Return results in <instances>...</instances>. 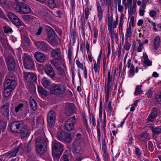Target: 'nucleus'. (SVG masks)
<instances>
[{
  "label": "nucleus",
  "instance_id": "f257e3e1",
  "mask_svg": "<svg viewBox=\"0 0 161 161\" xmlns=\"http://www.w3.org/2000/svg\"><path fill=\"white\" fill-rule=\"evenodd\" d=\"M19 3H21L20 4L14 2L11 3L12 7L16 12L21 14H28L31 12V9L27 4L22 3V2Z\"/></svg>",
  "mask_w": 161,
  "mask_h": 161
},
{
  "label": "nucleus",
  "instance_id": "f03ea898",
  "mask_svg": "<svg viewBox=\"0 0 161 161\" xmlns=\"http://www.w3.org/2000/svg\"><path fill=\"white\" fill-rule=\"evenodd\" d=\"M64 150L63 146L60 143H54L52 146V155L54 157L59 158Z\"/></svg>",
  "mask_w": 161,
  "mask_h": 161
},
{
  "label": "nucleus",
  "instance_id": "7ed1b4c3",
  "mask_svg": "<svg viewBox=\"0 0 161 161\" xmlns=\"http://www.w3.org/2000/svg\"><path fill=\"white\" fill-rule=\"evenodd\" d=\"M50 91L52 94L59 95L64 93L65 89L62 84L53 83L52 85Z\"/></svg>",
  "mask_w": 161,
  "mask_h": 161
},
{
  "label": "nucleus",
  "instance_id": "20e7f679",
  "mask_svg": "<svg viewBox=\"0 0 161 161\" xmlns=\"http://www.w3.org/2000/svg\"><path fill=\"white\" fill-rule=\"evenodd\" d=\"M57 137L59 140L64 141L67 143H70L72 140L70 133L64 131L58 133Z\"/></svg>",
  "mask_w": 161,
  "mask_h": 161
},
{
  "label": "nucleus",
  "instance_id": "39448f33",
  "mask_svg": "<svg viewBox=\"0 0 161 161\" xmlns=\"http://www.w3.org/2000/svg\"><path fill=\"white\" fill-rule=\"evenodd\" d=\"M76 123L75 116L71 117L67 119L64 123V129L68 131H71L74 130V126Z\"/></svg>",
  "mask_w": 161,
  "mask_h": 161
},
{
  "label": "nucleus",
  "instance_id": "423d86ee",
  "mask_svg": "<svg viewBox=\"0 0 161 161\" xmlns=\"http://www.w3.org/2000/svg\"><path fill=\"white\" fill-rule=\"evenodd\" d=\"M5 60L9 71H14L15 69V62L14 57L12 55L7 56L5 57Z\"/></svg>",
  "mask_w": 161,
  "mask_h": 161
},
{
  "label": "nucleus",
  "instance_id": "0eeeda50",
  "mask_svg": "<svg viewBox=\"0 0 161 161\" xmlns=\"http://www.w3.org/2000/svg\"><path fill=\"white\" fill-rule=\"evenodd\" d=\"M56 116V114L53 110L50 111L47 114V125L50 127H53L55 125Z\"/></svg>",
  "mask_w": 161,
  "mask_h": 161
},
{
  "label": "nucleus",
  "instance_id": "6e6552de",
  "mask_svg": "<svg viewBox=\"0 0 161 161\" xmlns=\"http://www.w3.org/2000/svg\"><path fill=\"white\" fill-rule=\"evenodd\" d=\"M23 74L24 78L27 83L34 82L36 81V77L33 73L24 72Z\"/></svg>",
  "mask_w": 161,
  "mask_h": 161
},
{
  "label": "nucleus",
  "instance_id": "1a4fd4ad",
  "mask_svg": "<svg viewBox=\"0 0 161 161\" xmlns=\"http://www.w3.org/2000/svg\"><path fill=\"white\" fill-rule=\"evenodd\" d=\"M75 106L73 103H67L65 104L64 113L68 116H69L74 113Z\"/></svg>",
  "mask_w": 161,
  "mask_h": 161
},
{
  "label": "nucleus",
  "instance_id": "9d476101",
  "mask_svg": "<svg viewBox=\"0 0 161 161\" xmlns=\"http://www.w3.org/2000/svg\"><path fill=\"white\" fill-rule=\"evenodd\" d=\"M44 69L46 73L50 78H54L55 74L52 67L50 64H46L44 66Z\"/></svg>",
  "mask_w": 161,
  "mask_h": 161
},
{
  "label": "nucleus",
  "instance_id": "9b49d317",
  "mask_svg": "<svg viewBox=\"0 0 161 161\" xmlns=\"http://www.w3.org/2000/svg\"><path fill=\"white\" fill-rule=\"evenodd\" d=\"M51 55L53 58L56 60H62L63 59L62 54L59 48L53 49L51 51Z\"/></svg>",
  "mask_w": 161,
  "mask_h": 161
},
{
  "label": "nucleus",
  "instance_id": "f8f14e48",
  "mask_svg": "<svg viewBox=\"0 0 161 161\" xmlns=\"http://www.w3.org/2000/svg\"><path fill=\"white\" fill-rule=\"evenodd\" d=\"M35 45L40 50L45 52L47 51L48 45L45 42L43 41H38L35 42Z\"/></svg>",
  "mask_w": 161,
  "mask_h": 161
},
{
  "label": "nucleus",
  "instance_id": "ddd939ff",
  "mask_svg": "<svg viewBox=\"0 0 161 161\" xmlns=\"http://www.w3.org/2000/svg\"><path fill=\"white\" fill-rule=\"evenodd\" d=\"M24 64L25 68L27 69H31L33 66V61L27 56L24 57Z\"/></svg>",
  "mask_w": 161,
  "mask_h": 161
},
{
  "label": "nucleus",
  "instance_id": "4468645a",
  "mask_svg": "<svg viewBox=\"0 0 161 161\" xmlns=\"http://www.w3.org/2000/svg\"><path fill=\"white\" fill-rule=\"evenodd\" d=\"M10 103L7 102L4 105L1 107V112L2 114L8 118L9 116V107Z\"/></svg>",
  "mask_w": 161,
  "mask_h": 161
},
{
  "label": "nucleus",
  "instance_id": "2eb2a0df",
  "mask_svg": "<svg viewBox=\"0 0 161 161\" xmlns=\"http://www.w3.org/2000/svg\"><path fill=\"white\" fill-rule=\"evenodd\" d=\"M18 132L20 134L21 138H24L28 136L30 133V130L26 126L21 129H19Z\"/></svg>",
  "mask_w": 161,
  "mask_h": 161
},
{
  "label": "nucleus",
  "instance_id": "dca6fc26",
  "mask_svg": "<svg viewBox=\"0 0 161 161\" xmlns=\"http://www.w3.org/2000/svg\"><path fill=\"white\" fill-rule=\"evenodd\" d=\"M158 111V110L156 108L154 107L152 108V112L147 119L149 121L153 122L154 120L157 115Z\"/></svg>",
  "mask_w": 161,
  "mask_h": 161
},
{
  "label": "nucleus",
  "instance_id": "f3484780",
  "mask_svg": "<svg viewBox=\"0 0 161 161\" xmlns=\"http://www.w3.org/2000/svg\"><path fill=\"white\" fill-rule=\"evenodd\" d=\"M47 146H36V151L37 154L40 156H43L47 150Z\"/></svg>",
  "mask_w": 161,
  "mask_h": 161
},
{
  "label": "nucleus",
  "instance_id": "a211bd4d",
  "mask_svg": "<svg viewBox=\"0 0 161 161\" xmlns=\"http://www.w3.org/2000/svg\"><path fill=\"white\" fill-rule=\"evenodd\" d=\"M47 29L48 31L47 35L49 40V42H52L55 37V33L53 29L50 27H48Z\"/></svg>",
  "mask_w": 161,
  "mask_h": 161
},
{
  "label": "nucleus",
  "instance_id": "6ab92c4d",
  "mask_svg": "<svg viewBox=\"0 0 161 161\" xmlns=\"http://www.w3.org/2000/svg\"><path fill=\"white\" fill-rule=\"evenodd\" d=\"M36 146H47V143L45 140L42 137H38L36 140Z\"/></svg>",
  "mask_w": 161,
  "mask_h": 161
},
{
  "label": "nucleus",
  "instance_id": "aec40b11",
  "mask_svg": "<svg viewBox=\"0 0 161 161\" xmlns=\"http://www.w3.org/2000/svg\"><path fill=\"white\" fill-rule=\"evenodd\" d=\"M36 59L38 62H43L45 60V56L40 52H36L34 55Z\"/></svg>",
  "mask_w": 161,
  "mask_h": 161
},
{
  "label": "nucleus",
  "instance_id": "412c9836",
  "mask_svg": "<svg viewBox=\"0 0 161 161\" xmlns=\"http://www.w3.org/2000/svg\"><path fill=\"white\" fill-rule=\"evenodd\" d=\"M19 146L16 147L8 153H5L6 156L9 157H15L16 156L17 153H18L19 150Z\"/></svg>",
  "mask_w": 161,
  "mask_h": 161
},
{
  "label": "nucleus",
  "instance_id": "4be33fe9",
  "mask_svg": "<svg viewBox=\"0 0 161 161\" xmlns=\"http://www.w3.org/2000/svg\"><path fill=\"white\" fill-rule=\"evenodd\" d=\"M17 83L16 81H6L5 84V87H8L10 89H14L16 86Z\"/></svg>",
  "mask_w": 161,
  "mask_h": 161
},
{
  "label": "nucleus",
  "instance_id": "5701e85b",
  "mask_svg": "<svg viewBox=\"0 0 161 161\" xmlns=\"http://www.w3.org/2000/svg\"><path fill=\"white\" fill-rule=\"evenodd\" d=\"M55 0H45V2L43 4L47 5L51 9H53L56 6V4Z\"/></svg>",
  "mask_w": 161,
  "mask_h": 161
},
{
  "label": "nucleus",
  "instance_id": "b1692460",
  "mask_svg": "<svg viewBox=\"0 0 161 161\" xmlns=\"http://www.w3.org/2000/svg\"><path fill=\"white\" fill-rule=\"evenodd\" d=\"M13 71H9L8 74L7 75L5 78L6 81H16V76L13 73Z\"/></svg>",
  "mask_w": 161,
  "mask_h": 161
},
{
  "label": "nucleus",
  "instance_id": "393cba45",
  "mask_svg": "<svg viewBox=\"0 0 161 161\" xmlns=\"http://www.w3.org/2000/svg\"><path fill=\"white\" fill-rule=\"evenodd\" d=\"M30 106L31 109L34 111L36 110L37 109V103L35 100L30 97Z\"/></svg>",
  "mask_w": 161,
  "mask_h": 161
},
{
  "label": "nucleus",
  "instance_id": "a878e982",
  "mask_svg": "<svg viewBox=\"0 0 161 161\" xmlns=\"http://www.w3.org/2000/svg\"><path fill=\"white\" fill-rule=\"evenodd\" d=\"M97 10L98 12V18L99 20H101L102 19L103 17V11L101 7L100 4L98 1H97Z\"/></svg>",
  "mask_w": 161,
  "mask_h": 161
},
{
  "label": "nucleus",
  "instance_id": "bb28decb",
  "mask_svg": "<svg viewBox=\"0 0 161 161\" xmlns=\"http://www.w3.org/2000/svg\"><path fill=\"white\" fill-rule=\"evenodd\" d=\"M9 129L12 132H18L17 130V126L16 121H12L9 126Z\"/></svg>",
  "mask_w": 161,
  "mask_h": 161
},
{
  "label": "nucleus",
  "instance_id": "cd10ccee",
  "mask_svg": "<svg viewBox=\"0 0 161 161\" xmlns=\"http://www.w3.org/2000/svg\"><path fill=\"white\" fill-rule=\"evenodd\" d=\"M51 82L47 80H44L42 82V85L45 88L48 89L50 91L52 87L51 84Z\"/></svg>",
  "mask_w": 161,
  "mask_h": 161
},
{
  "label": "nucleus",
  "instance_id": "c85d7f7f",
  "mask_svg": "<svg viewBox=\"0 0 161 161\" xmlns=\"http://www.w3.org/2000/svg\"><path fill=\"white\" fill-rule=\"evenodd\" d=\"M149 128L153 131L154 135H158L161 133V129L159 128H155L153 126H150Z\"/></svg>",
  "mask_w": 161,
  "mask_h": 161
},
{
  "label": "nucleus",
  "instance_id": "c756f323",
  "mask_svg": "<svg viewBox=\"0 0 161 161\" xmlns=\"http://www.w3.org/2000/svg\"><path fill=\"white\" fill-rule=\"evenodd\" d=\"M38 91L42 96H46L47 95V91L41 86H39L38 87Z\"/></svg>",
  "mask_w": 161,
  "mask_h": 161
},
{
  "label": "nucleus",
  "instance_id": "7c9ffc66",
  "mask_svg": "<svg viewBox=\"0 0 161 161\" xmlns=\"http://www.w3.org/2000/svg\"><path fill=\"white\" fill-rule=\"evenodd\" d=\"M7 16L10 20H19L18 17L11 12H9L7 14Z\"/></svg>",
  "mask_w": 161,
  "mask_h": 161
},
{
  "label": "nucleus",
  "instance_id": "2f4dec72",
  "mask_svg": "<svg viewBox=\"0 0 161 161\" xmlns=\"http://www.w3.org/2000/svg\"><path fill=\"white\" fill-rule=\"evenodd\" d=\"M0 40L3 47H9V44L8 43L7 37L5 36L0 37Z\"/></svg>",
  "mask_w": 161,
  "mask_h": 161
},
{
  "label": "nucleus",
  "instance_id": "473e14b6",
  "mask_svg": "<svg viewBox=\"0 0 161 161\" xmlns=\"http://www.w3.org/2000/svg\"><path fill=\"white\" fill-rule=\"evenodd\" d=\"M160 42V38L159 36H157L154 39V48L156 50L159 46Z\"/></svg>",
  "mask_w": 161,
  "mask_h": 161
},
{
  "label": "nucleus",
  "instance_id": "72a5a7b5",
  "mask_svg": "<svg viewBox=\"0 0 161 161\" xmlns=\"http://www.w3.org/2000/svg\"><path fill=\"white\" fill-rule=\"evenodd\" d=\"M130 68L129 72L130 74L132 76L135 75V72L137 73L138 72V67H136L135 70V66L131 64V67L129 68Z\"/></svg>",
  "mask_w": 161,
  "mask_h": 161
},
{
  "label": "nucleus",
  "instance_id": "f704fd0d",
  "mask_svg": "<svg viewBox=\"0 0 161 161\" xmlns=\"http://www.w3.org/2000/svg\"><path fill=\"white\" fill-rule=\"evenodd\" d=\"M112 86L109 85H107L106 81H105L104 91L106 94L105 96L109 97V91L110 90Z\"/></svg>",
  "mask_w": 161,
  "mask_h": 161
},
{
  "label": "nucleus",
  "instance_id": "c9c22d12",
  "mask_svg": "<svg viewBox=\"0 0 161 161\" xmlns=\"http://www.w3.org/2000/svg\"><path fill=\"white\" fill-rule=\"evenodd\" d=\"M13 89H10L4 86V95L5 97H9L11 93V92Z\"/></svg>",
  "mask_w": 161,
  "mask_h": 161
},
{
  "label": "nucleus",
  "instance_id": "e433bc0d",
  "mask_svg": "<svg viewBox=\"0 0 161 161\" xmlns=\"http://www.w3.org/2000/svg\"><path fill=\"white\" fill-rule=\"evenodd\" d=\"M113 21H108V25L110 24L112 29L115 28L116 27L117 25L118 24V21H115L114 22Z\"/></svg>",
  "mask_w": 161,
  "mask_h": 161
},
{
  "label": "nucleus",
  "instance_id": "4c0bfd02",
  "mask_svg": "<svg viewBox=\"0 0 161 161\" xmlns=\"http://www.w3.org/2000/svg\"><path fill=\"white\" fill-rule=\"evenodd\" d=\"M131 25L129 24L128 27L127 29L126 33V38L128 39V37H130L131 36L132 32L131 31Z\"/></svg>",
  "mask_w": 161,
  "mask_h": 161
},
{
  "label": "nucleus",
  "instance_id": "58836bf2",
  "mask_svg": "<svg viewBox=\"0 0 161 161\" xmlns=\"http://www.w3.org/2000/svg\"><path fill=\"white\" fill-rule=\"evenodd\" d=\"M50 62L52 65H54L55 68L57 69L61 67V66L60 65L58 62L54 59L51 60Z\"/></svg>",
  "mask_w": 161,
  "mask_h": 161
},
{
  "label": "nucleus",
  "instance_id": "ea45409f",
  "mask_svg": "<svg viewBox=\"0 0 161 161\" xmlns=\"http://www.w3.org/2000/svg\"><path fill=\"white\" fill-rule=\"evenodd\" d=\"M136 6L135 5V4L131 5L130 6V9L128 11L129 14H135L136 12Z\"/></svg>",
  "mask_w": 161,
  "mask_h": 161
},
{
  "label": "nucleus",
  "instance_id": "a19ab883",
  "mask_svg": "<svg viewBox=\"0 0 161 161\" xmlns=\"http://www.w3.org/2000/svg\"><path fill=\"white\" fill-rule=\"evenodd\" d=\"M142 85H138L136 87L135 92L134 94L136 96H137L138 94H140L141 93L142 90H141Z\"/></svg>",
  "mask_w": 161,
  "mask_h": 161
},
{
  "label": "nucleus",
  "instance_id": "79ce46f5",
  "mask_svg": "<svg viewBox=\"0 0 161 161\" xmlns=\"http://www.w3.org/2000/svg\"><path fill=\"white\" fill-rule=\"evenodd\" d=\"M140 137L141 141L146 140L148 138V134L146 132H143L140 135Z\"/></svg>",
  "mask_w": 161,
  "mask_h": 161
},
{
  "label": "nucleus",
  "instance_id": "37998d69",
  "mask_svg": "<svg viewBox=\"0 0 161 161\" xmlns=\"http://www.w3.org/2000/svg\"><path fill=\"white\" fill-rule=\"evenodd\" d=\"M112 79V76L110 75V72L109 71L108 74L107 78V85H109L112 86V84L111 82Z\"/></svg>",
  "mask_w": 161,
  "mask_h": 161
},
{
  "label": "nucleus",
  "instance_id": "c03bdc74",
  "mask_svg": "<svg viewBox=\"0 0 161 161\" xmlns=\"http://www.w3.org/2000/svg\"><path fill=\"white\" fill-rule=\"evenodd\" d=\"M22 17L25 20L28 19H29V20H32L35 19V18L34 17L29 14L22 15Z\"/></svg>",
  "mask_w": 161,
  "mask_h": 161
},
{
  "label": "nucleus",
  "instance_id": "a18cd8bd",
  "mask_svg": "<svg viewBox=\"0 0 161 161\" xmlns=\"http://www.w3.org/2000/svg\"><path fill=\"white\" fill-rule=\"evenodd\" d=\"M16 122L18 130L21 129L25 126L24 125V123L22 121H16Z\"/></svg>",
  "mask_w": 161,
  "mask_h": 161
},
{
  "label": "nucleus",
  "instance_id": "49530a36",
  "mask_svg": "<svg viewBox=\"0 0 161 161\" xmlns=\"http://www.w3.org/2000/svg\"><path fill=\"white\" fill-rule=\"evenodd\" d=\"M24 107V104L22 103H19L15 108V111L17 113L19 111L21 110L22 108Z\"/></svg>",
  "mask_w": 161,
  "mask_h": 161
},
{
  "label": "nucleus",
  "instance_id": "de8ad7c7",
  "mask_svg": "<svg viewBox=\"0 0 161 161\" xmlns=\"http://www.w3.org/2000/svg\"><path fill=\"white\" fill-rule=\"evenodd\" d=\"M12 23L18 27H19L21 26H24V24L23 23L21 22V21H11Z\"/></svg>",
  "mask_w": 161,
  "mask_h": 161
},
{
  "label": "nucleus",
  "instance_id": "09e8293b",
  "mask_svg": "<svg viewBox=\"0 0 161 161\" xmlns=\"http://www.w3.org/2000/svg\"><path fill=\"white\" fill-rule=\"evenodd\" d=\"M70 35L73 40H75V39L77 36V35L76 32L74 30H71L70 32Z\"/></svg>",
  "mask_w": 161,
  "mask_h": 161
},
{
  "label": "nucleus",
  "instance_id": "8fccbe9b",
  "mask_svg": "<svg viewBox=\"0 0 161 161\" xmlns=\"http://www.w3.org/2000/svg\"><path fill=\"white\" fill-rule=\"evenodd\" d=\"M3 29L6 33H11L13 32L12 29L8 26L5 25L3 27Z\"/></svg>",
  "mask_w": 161,
  "mask_h": 161
},
{
  "label": "nucleus",
  "instance_id": "3c124183",
  "mask_svg": "<svg viewBox=\"0 0 161 161\" xmlns=\"http://www.w3.org/2000/svg\"><path fill=\"white\" fill-rule=\"evenodd\" d=\"M6 125V124L4 122L0 120V132L4 131Z\"/></svg>",
  "mask_w": 161,
  "mask_h": 161
},
{
  "label": "nucleus",
  "instance_id": "603ef678",
  "mask_svg": "<svg viewBox=\"0 0 161 161\" xmlns=\"http://www.w3.org/2000/svg\"><path fill=\"white\" fill-rule=\"evenodd\" d=\"M127 38L126 39V41L124 46V48L126 51H128L130 47V44L128 42Z\"/></svg>",
  "mask_w": 161,
  "mask_h": 161
},
{
  "label": "nucleus",
  "instance_id": "864d4df0",
  "mask_svg": "<svg viewBox=\"0 0 161 161\" xmlns=\"http://www.w3.org/2000/svg\"><path fill=\"white\" fill-rule=\"evenodd\" d=\"M99 118L100 119H102V103L101 100L100 102V106H99Z\"/></svg>",
  "mask_w": 161,
  "mask_h": 161
},
{
  "label": "nucleus",
  "instance_id": "5fc2aeb1",
  "mask_svg": "<svg viewBox=\"0 0 161 161\" xmlns=\"http://www.w3.org/2000/svg\"><path fill=\"white\" fill-rule=\"evenodd\" d=\"M59 74L60 75L64 76L65 75V72L64 69L60 67L58 69Z\"/></svg>",
  "mask_w": 161,
  "mask_h": 161
},
{
  "label": "nucleus",
  "instance_id": "6e6d98bb",
  "mask_svg": "<svg viewBox=\"0 0 161 161\" xmlns=\"http://www.w3.org/2000/svg\"><path fill=\"white\" fill-rule=\"evenodd\" d=\"M84 13L85 15V19H87L88 18V16L90 14L89 10L88 8H86L84 10Z\"/></svg>",
  "mask_w": 161,
  "mask_h": 161
},
{
  "label": "nucleus",
  "instance_id": "4d7b16f0",
  "mask_svg": "<svg viewBox=\"0 0 161 161\" xmlns=\"http://www.w3.org/2000/svg\"><path fill=\"white\" fill-rule=\"evenodd\" d=\"M0 18L8 20L7 17L5 15L4 12L1 10L0 8Z\"/></svg>",
  "mask_w": 161,
  "mask_h": 161
},
{
  "label": "nucleus",
  "instance_id": "13d9d810",
  "mask_svg": "<svg viewBox=\"0 0 161 161\" xmlns=\"http://www.w3.org/2000/svg\"><path fill=\"white\" fill-rule=\"evenodd\" d=\"M0 4L4 8H6L7 6V0H0Z\"/></svg>",
  "mask_w": 161,
  "mask_h": 161
},
{
  "label": "nucleus",
  "instance_id": "bf43d9fd",
  "mask_svg": "<svg viewBox=\"0 0 161 161\" xmlns=\"http://www.w3.org/2000/svg\"><path fill=\"white\" fill-rule=\"evenodd\" d=\"M152 89L153 88H151L149 89L146 94L148 98L151 97H152L153 93V91H152Z\"/></svg>",
  "mask_w": 161,
  "mask_h": 161
},
{
  "label": "nucleus",
  "instance_id": "052dcab7",
  "mask_svg": "<svg viewBox=\"0 0 161 161\" xmlns=\"http://www.w3.org/2000/svg\"><path fill=\"white\" fill-rule=\"evenodd\" d=\"M108 30L110 32V35L111 36V38L112 39L113 38V35L114 34V29H112L111 25L110 24L109 25H108Z\"/></svg>",
  "mask_w": 161,
  "mask_h": 161
},
{
  "label": "nucleus",
  "instance_id": "680f3d73",
  "mask_svg": "<svg viewBox=\"0 0 161 161\" xmlns=\"http://www.w3.org/2000/svg\"><path fill=\"white\" fill-rule=\"evenodd\" d=\"M156 100L158 103L161 104V93L156 96Z\"/></svg>",
  "mask_w": 161,
  "mask_h": 161
},
{
  "label": "nucleus",
  "instance_id": "e2e57ef3",
  "mask_svg": "<svg viewBox=\"0 0 161 161\" xmlns=\"http://www.w3.org/2000/svg\"><path fill=\"white\" fill-rule=\"evenodd\" d=\"M132 0H127V3H125V9L129 8L130 6L131 5Z\"/></svg>",
  "mask_w": 161,
  "mask_h": 161
},
{
  "label": "nucleus",
  "instance_id": "0e129e2a",
  "mask_svg": "<svg viewBox=\"0 0 161 161\" xmlns=\"http://www.w3.org/2000/svg\"><path fill=\"white\" fill-rule=\"evenodd\" d=\"M102 147L103 149V151H107L106 150V144L105 142L104 139L103 140V139L102 141Z\"/></svg>",
  "mask_w": 161,
  "mask_h": 161
},
{
  "label": "nucleus",
  "instance_id": "69168bd1",
  "mask_svg": "<svg viewBox=\"0 0 161 161\" xmlns=\"http://www.w3.org/2000/svg\"><path fill=\"white\" fill-rule=\"evenodd\" d=\"M148 146L149 147V150L153 151V150L154 148L152 142L150 141H149L148 142Z\"/></svg>",
  "mask_w": 161,
  "mask_h": 161
},
{
  "label": "nucleus",
  "instance_id": "338daca9",
  "mask_svg": "<svg viewBox=\"0 0 161 161\" xmlns=\"http://www.w3.org/2000/svg\"><path fill=\"white\" fill-rule=\"evenodd\" d=\"M76 64L80 68L82 69H83V64H82L80 63L78 60H76Z\"/></svg>",
  "mask_w": 161,
  "mask_h": 161
},
{
  "label": "nucleus",
  "instance_id": "774afa93",
  "mask_svg": "<svg viewBox=\"0 0 161 161\" xmlns=\"http://www.w3.org/2000/svg\"><path fill=\"white\" fill-rule=\"evenodd\" d=\"M62 159L63 161H69L68 155L66 154H65L62 156Z\"/></svg>",
  "mask_w": 161,
  "mask_h": 161
}]
</instances>
